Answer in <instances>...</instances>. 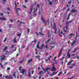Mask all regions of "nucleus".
<instances>
[{
	"label": "nucleus",
	"mask_w": 79,
	"mask_h": 79,
	"mask_svg": "<svg viewBox=\"0 0 79 79\" xmlns=\"http://www.w3.org/2000/svg\"><path fill=\"white\" fill-rule=\"evenodd\" d=\"M35 58H40V56H35Z\"/></svg>",
	"instance_id": "nucleus-48"
},
{
	"label": "nucleus",
	"mask_w": 79,
	"mask_h": 79,
	"mask_svg": "<svg viewBox=\"0 0 79 79\" xmlns=\"http://www.w3.org/2000/svg\"><path fill=\"white\" fill-rule=\"evenodd\" d=\"M35 34H36V35H39V34H38V33H37V32H36V33H35Z\"/></svg>",
	"instance_id": "nucleus-52"
},
{
	"label": "nucleus",
	"mask_w": 79,
	"mask_h": 79,
	"mask_svg": "<svg viewBox=\"0 0 79 79\" xmlns=\"http://www.w3.org/2000/svg\"><path fill=\"white\" fill-rule=\"evenodd\" d=\"M53 29H57V28H56V23H54V27H53Z\"/></svg>",
	"instance_id": "nucleus-15"
},
{
	"label": "nucleus",
	"mask_w": 79,
	"mask_h": 79,
	"mask_svg": "<svg viewBox=\"0 0 79 79\" xmlns=\"http://www.w3.org/2000/svg\"><path fill=\"white\" fill-rule=\"evenodd\" d=\"M64 57L61 58L60 59V60H63V59H64Z\"/></svg>",
	"instance_id": "nucleus-43"
},
{
	"label": "nucleus",
	"mask_w": 79,
	"mask_h": 79,
	"mask_svg": "<svg viewBox=\"0 0 79 79\" xmlns=\"http://www.w3.org/2000/svg\"><path fill=\"white\" fill-rule=\"evenodd\" d=\"M61 52H62V49H61L60 51L59 54L57 55V57H58V58L61 56Z\"/></svg>",
	"instance_id": "nucleus-8"
},
{
	"label": "nucleus",
	"mask_w": 79,
	"mask_h": 79,
	"mask_svg": "<svg viewBox=\"0 0 79 79\" xmlns=\"http://www.w3.org/2000/svg\"><path fill=\"white\" fill-rule=\"evenodd\" d=\"M31 73H29L28 76L29 77H31Z\"/></svg>",
	"instance_id": "nucleus-32"
},
{
	"label": "nucleus",
	"mask_w": 79,
	"mask_h": 79,
	"mask_svg": "<svg viewBox=\"0 0 79 79\" xmlns=\"http://www.w3.org/2000/svg\"><path fill=\"white\" fill-rule=\"evenodd\" d=\"M24 59H23L22 60L20 61L19 63H23V62H24Z\"/></svg>",
	"instance_id": "nucleus-25"
},
{
	"label": "nucleus",
	"mask_w": 79,
	"mask_h": 79,
	"mask_svg": "<svg viewBox=\"0 0 79 79\" xmlns=\"http://www.w3.org/2000/svg\"><path fill=\"white\" fill-rule=\"evenodd\" d=\"M69 36L71 37V38H73V36H74V34H69Z\"/></svg>",
	"instance_id": "nucleus-18"
},
{
	"label": "nucleus",
	"mask_w": 79,
	"mask_h": 79,
	"mask_svg": "<svg viewBox=\"0 0 79 79\" xmlns=\"http://www.w3.org/2000/svg\"><path fill=\"white\" fill-rule=\"evenodd\" d=\"M6 49H7V47H5L4 48V51H6Z\"/></svg>",
	"instance_id": "nucleus-33"
},
{
	"label": "nucleus",
	"mask_w": 79,
	"mask_h": 79,
	"mask_svg": "<svg viewBox=\"0 0 79 79\" xmlns=\"http://www.w3.org/2000/svg\"><path fill=\"white\" fill-rule=\"evenodd\" d=\"M48 60H50V58H48V60L47 59H45V60L46 61H47V62L48 61Z\"/></svg>",
	"instance_id": "nucleus-38"
},
{
	"label": "nucleus",
	"mask_w": 79,
	"mask_h": 79,
	"mask_svg": "<svg viewBox=\"0 0 79 79\" xmlns=\"http://www.w3.org/2000/svg\"><path fill=\"white\" fill-rule=\"evenodd\" d=\"M5 55H3L1 56L0 57V60L1 61L2 60H5Z\"/></svg>",
	"instance_id": "nucleus-4"
},
{
	"label": "nucleus",
	"mask_w": 79,
	"mask_h": 79,
	"mask_svg": "<svg viewBox=\"0 0 79 79\" xmlns=\"http://www.w3.org/2000/svg\"><path fill=\"white\" fill-rule=\"evenodd\" d=\"M21 69H22V67H19V71H21Z\"/></svg>",
	"instance_id": "nucleus-37"
},
{
	"label": "nucleus",
	"mask_w": 79,
	"mask_h": 79,
	"mask_svg": "<svg viewBox=\"0 0 79 79\" xmlns=\"http://www.w3.org/2000/svg\"><path fill=\"white\" fill-rule=\"evenodd\" d=\"M19 23H20V25H21V23H22V22H19V21L18 20V21H17V23H19Z\"/></svg>",
	"instance_id": "nucleus-46"
},
{
	"label": "nucleus",
	"mask_w": 79,
	"mask_h": 79,
	"mask_svg": "<svg viewBox=\"0 0 79 79\" xmlns=\"http://www.w3.org/2000/svg\"><path fill=\"white\" fill-rule=\"evenodd\" d=\"M77 39L73 41V44H72V47H74V44H75L76 43V42H77Z\"/></svg>",
	"instance_id": "nucleus-11"
},
{
	"label": "nucleus",
	"mask_w": 79,
	"mask_h": 79,
	"mask_svg": "<svg viewBox=\"0 0 79 79\" xmlns=\"http://www.w3.org/2000/svg\"><path fill=\"white\" fill-rule=\"evenodd\" d=\"M39 14L40 15H43V14H44V11L43 10H41V11H40L39 12Z\"/></svg>",
	"instance_id": "nucleus-14"
},
{
	"label": "nucleus",
	"mask_w": 79,
	"mask_h": 79,
	"mask_svg": "<svg viewBox=\"0 0 79 79\" xmlns=\"http://www.w3.org/2000/svg\"><path fill=\"white\" fill-rule=\"evenodd\" d=\"M44 45H43V44H41L40 46V50H41V49H43V47L44 48Z\"/></svg>",
	"instance_id": "nucleus-17"
},
{
	"label": "nucleus",
	"mask_w": 79,
	"mask_h": 79,
	"mask_svg": "<svg viewBox=\"0 0 79 79\" xmlns=\"http://www.w3.org/2000/svg\"><path fill=\"white\" fill-rule=\"evenodd\" d=\"M71 64V63L70 62H69V63H68V65H70Z\"/></svg>",
	"instance_id": "nucleus-57"
},
{
	"label": "nucleus",
	"mask_w": 79,
	"mask_h": 79,
	"mask_svg": "<svg viewBox=\"0 0 79 79\" xmlns=\"http://www.w3.org/2000/svg\"><path fill=\"white\" fill-rule=\"evenodd\" d=\"M31 11L29 12V14H31L32 13V8H31L30 9Z\"/></svg>",
	"instance_id": "nucleus-24"
},
{
	"label": "nucleus",
	"mask_w": 79,
	"mask_h": 79,
	"mask_svg": "<svg viewBox=\"0 0 79 79\" xmlns=\"http://www.w3.org/2000/svg\"><path fill=\"white\" fill-rule=\"evenodd\" d=\"M69 25V23L68 21H67L66 23V30H68V26Z\"/></svg>",
	"instance_id": "nucleus-7"
},
{
	"label": "nucleus",
	"mask_w": 79,
	"mask_h": 79,
	"mask_svg": "<svg viewBox=\"0 0 79 79\" xmlns=\"http://www.w3.org/2000/svg\"><path fill=\"white\" fill-rule=\"evenodd\" d=\"M76 63H74V64H73V67H74L75 66H76Z\"/></svg>",
	"instance_id": "nucleus-44"
},
{
	"label": "nucleus",
	"mask_w": 79,
	"mask_h": 79,
	"mask_svg": "<svg viewBox=\"0 0 79 79\" xmlns=\"http://www.w3.org/2000/svg\"><path fill=\"white\" fill-rule=\"evenodd\" d=\"M10 21H11V23H13V20H12V19H10Z\"/></svg>",
	"instance_id": "nucleus-63"
},
{
	"label": "nucleus",
	"mask_w": 79,
	"mask_h": 79,
	"mask_svg": "<svg viewBox=\"0 0 79 79\" xmlns=\"http://www.w3.org/2000/svg\"><path fill=\"white\" fill-rule=\"evenodd\" d=\"M49 42V39L47 41H45L46 44H47V42Z\"/></svg>",
	"instance_id": "nucleus-49"
},
{
	"label": "nucleus",
	"mask_w": 79,
	"mask_h": 79,
	"mask_svg": "<svg viewBox=\"0 0 79 79\" xmlns=\"http://www.w3.org/2000/svg\"><path fill=\"white\" fill-rule=\"evenodd\" d=\"M12 46L10 47L11 48H13V47L15 46V45H11Z\"/></svg>",
	"instance_id": "nucleus-39"
},
{
	"label": "nucleus",
	"mask_w": 79,
	"mask_h": 79,
	"mask_svg": "<svg viewBox=\"0 0 79 79\" xmlns=\"http://www.w3.org/2000/svg\"><path fill=\"white\" fill-rule=\"evenodd\" d=\"M58 34H59V36H60V37H62V35H61L59 33Z\"/></svg>",
	"instance_id": "nucleus-60"
},
{
	"label": "nucleus",
	"mask_w": 79,
	"mask_h": 79,
	"mask_svg": "<svg viewBox=\"0 0 79 79\" xmlns=\"http://www.w3.org/2000/svg\"><path fill=\"white\" fill-rule=\"evenodd\" d=\"M31 61H32V59H30V60H28L27 63L28 64H29L30 62H31Z\"/></svg>",
	"instance_id": "nucleus-19"
},
{
	"label": "nucleus",
	"mask_w": 79,
	"mask_h": 79,
	"mask_svg": "<svg viewBox=\"0 0 79 79\" xmlns=\"http://www.w3.org/2000/svg\"><path fill=\"white\" fill-rule=\"evenodd\" d=\"M52 71H56V69L55 67L54 66V65H53V67L52 68Z\"/></svg>",
	"instance_id": "nucleus-13"
},
{
	"label": "nucleus",
	"mask_w": 79,
	"mask_h": 79,
	"mask_svg": "<svg viewBox=\"0 0 79 79\" xmlns=\"http://www.w3.org/2000/svg\"><path fill=\"white\" fill-rule=\"evenodd\" d=\"M22 71L23 72H21L20 73H22V74H23V75L25 74V73H25V72H26V70L25 69H22Z\"/></svg>",
	"instance_id": "nucleus-10"
},
{
	"label": "nucleus",
	"mask_w": 79,
	"mask_h": 79,
	"mask_svg": "<svg viewBox=\"0 0 79 79\" xmlns=\"http://www.w3.org/2000/svg\"><path fill=\"white\" fill-rule=\"evenodd\" d=\"M58 73V71H57L55 73V72H53L52 74H51L50 75V76H54V75H55L56 73Z\"/></svg>",
	"instance_id": "nucleus-9"
},
{
	"label": "nucleus",
	"mask_w": 79,
	"mask_h": 79,
	"mask_svg": "<svg viewBox=\"0 0 79 79\" xmlns=\"http://www.w3.org/2000/svg\"><path fill=\"white\" fill-rule=\"evenodd\" d=\"M15 74H16V72H14V74H13V76L15 77V78H16V77L15 75Z\"/></svg>",
	"instance_id": "nucleus-31"
},
{
	"label": "nucleus",
	"mask_w": 79,
	"mask_h": 79,
	"mask_svg": "<svg viewBox=\"0 0 79 79\" xmlns=\"http://www.w3.org/2000/svg\"><path fill=\"white\" fill-rule=\"evenodd\" d=\"M73 78H74V76H73L72 77H71L70 78V79H73Z\"/></svg>",
	"instance_id": "nucleus-54"
},
{
	"label": "nucleus",
	"mask_w": 79,
	"mask_h": 79,
	"mask_svg": "<svg viewBox=\"0 0 79 79\" xmlns=\"http://www.w3.org/2000/svg\"><path fill=\"white\" fill-rule=\"evenodd\" d=\"M79 49V47H77L76 48H75V50L76 51V50H77Z\"/></svg>",
	"instance_id": "nucleus-30"
},
{
	"label": "nucleus",
	"mask_w": 79,
	"mask_h": 79,
	"mask_svg": "<svg viewBox=\"0 0 79 79\" xmlns=\"http://www.w3.org/2000/svg\"><path fill=\"white\" fill-rule=\"evenodd\" d=\"M33 10H34V11H33V13H34L35 15L34 16V17H35L36 16H37V14H36V13H37V8L35 9H35L34 8H33Z\"/></svg>",
	"instance_id": "nucleus-2"
},
{
	"label": "nucleus",
	"mask_w": 79,
	"mask_h": 79,
	"mask_svg": "<svg viewBox=\"0 0 79 79\" xmlns=\"http://www.w3.org/2000/svg\"><path fill=\"white\" fill-rule=\"evenodd\" d=\"M61 73H62V71L60 72L57 75V76H60V75Z\"/></svg>",
	"instance_id": "nucleus-28"
},
{
	"label": "nucleus",
	"mask_w": 79,
	"mask_h": 79,
	"mask_svg": "<svg viewBox=\"0 0 79 79\" xmlns=\"http://www.w3.org/2000/svg\"><path fill=\"white\" fill-rule=\"evenodd\" d=\"M41 19L42 20V21L45 24V26L47 24V22H46V21L45 20V19H44V18L43 17H42L41 18Z\"/></svg>",
	"instance_id": "nucleus-3"
},
{
	"label": "nucleus",
	"mask_w": 79,
	"mask_h": 79,
	"mask_svg": "<svg viewBox=\"0 0 79 79\" xmlns=\"http://www.w3.org/2000/svg\"><path fill=\"white\" fill-rule=\"evenodd\" d=\"M15 8L16 10V11H17V12H16V13H17L18 16H19V15L18 14V13H19L18 11H20L21 10H20V8H16V2H15Z\"/></svg>",
	"instance_id": "nucleus-1"
},
{
	"label": "nucleus",
	"mask_w": 79,
	"mask_h": 79,
	"mask_svg": "<svg viewBox=\"0 0 79 79\" xmlns=\"http://www.w3.org/2000/svg\"><path fill=\"white\" fill-rule=\"evenodd\" d=\"M44 73V72H43V71H41V72H40L39 74H41V73Z\"/></svg>",
	"instance_id": "nucleus-45"
},
{
	"label": "nucleus",
	"mask_w": 79,
	"mask_h": 79,
	"mask_svg": "<svg viewBox=\"0 0 79 79\" xmlns=\"http://www.w3.org/2000/svg\"><path fill=\"white\" fill-rule=\"evenodd\" d=\"M21 33H19V35H18V36L19 37H21Z\"/></svg>",
	"instance_id": "nucleus-47"
},
{
	"label": "nucleus",
	"mask_w": 79,
	"mask_h": 79,
	"mask_svg": "<svg viewBox=\"0 0 79 79\" xmlns=\"http://www.w3.org/2000/svg\"><path fill=\"white\" fill-rule=\"evenodd\" d=\"M39 34H40V35H45V34H42V32H40Z\"/></svg>",
	"instance_id": "nucleus-26"
},
{
	"label": "nucleus",
	"mask_w": 79,
	"mask_h": 79,
	"mask_svg": "<svg viewBox=\"0 0 79 79\" xmlns=\"http://www.w3.org/2000/svg\"><path fill=\"white\" fill-rule=\"evenodd\" d=\"M28 33H30V30H29V28H27Z\"/></svg>",
	"instance_id": "nucleus-29"
},
{
	"label": "nucleus",
	"mask_w": 79,
	"mask_h": 79,
	"mask_svg": "<svg viewBox=\"0 0 79 79\" xmlns=\"http://www.w3.org/2000/svg\"><path fill=\"white\" fill-rule=\"evenodd\" d=\"M36 40L35 39V41H32V42H34L35 43V42H36Z\"/></svg>",
	"instance_id": "nucleus-50"
},
{
	"label": "nucleus",
	"mask_w": 79,
	"mask_h": 79,
	"mask_svg": "<svg viewBox=\"0 0 79 79\" xmlns=\"http://www.w3.org/2000/svg\"><path fill=\"white\" fill-rule=\"evenodd\" d=\"M57 29H56L55 30L54 33L55 34H56L57 33Z\"/></svg>",
	"instance_id": "nucleus-27"
},
{
	"label": "nucleus",
	"mask_w": 79,
	"mask_h": 79,
	"mask_svg": "<svg viewBox=\"0 0 79 79\" xmlns=\"http://www.w3.org/2000/svg\"><path fill=\"white\" fill-rule=\"evenodd\" d=\"M45 48H47V44H46Z\"/></svg>",
	"instance_id": "nucleus-59"
},
{
	"label": "nucleus",
	"mask_w": 79,
	"mask_h": 79,
	"mask_svg": "<svg viewBox=\"0 0 79 79\" xmlns=\"http://www.w3.org/2000/svg\"><path fill=\"white\" fill-rule=\"evenodd\" d=\"M9 26L10 28H11V24H9Z\"/></svg>",
	"instance_id": "nucleus-51"
},
{
	"label": "nucleus",
	"mask_w": 79,
	"mask_h": 79,
	"mask_svg": "<svg viewBox=\"0 0 79 79\" xmlns=\"http://www.w3.org/2000/svg\"><path fill=\"white\" fill-rule=\"evenodd\" d=\"M0 20L6 21V19L5 18H0Z\"/></svg>",
	"instance_id": "nucleus-16"
},
{
	"label": "nucleus",
	"mask_w": 79,
	"mask_h": 79,
	"mask_svg": "<svg viewBox=\"0 0 79 79\" xmlns=\"http://www.w3.org/2000/svg\"><path fill=\"white\" fill-rule=\"evenodd\" d=\"M50 5H53V2L50 1Z\"/></svg>",
	"instance_id": "nucleus-40"
},
{
	"label": "nucleus",
	"mask_w": 79,
	"mask_h": 79,
	"mask_svg": "<svg viewBox=\"0 0 79 79\" xmlns=\"http://www.w3.org/2000/svg\"><path fill=\"white\" fill-rule=\"evenodd\" d=\"M36 47L37 48H39V49H40V48L39 47V44H37L36 45Z\"/></svg>",
	"instance_id": "nucleus-23"
},
{
	"label": "nucleus",
	"mask_w": 79,
	"mask_h": 79,
	"mask_svg": "<svg viewBox=\"0 0 79 79\" xmlns=\"http://www.w3.org/2000/svg\"><path fill=\"white\" fill-rule=\"evenodd\" d=\"M6 39H7L6 38H5L4 39V40L3 41V42H5L6 41Z\"/></svg>",
	"instance_id": "nucleus-41"
},
{
	"label": "nucleus",
	"mask_w": 79,
	"mask_h": 79,
	"mask_svg": "<svg viewBox=\"0 0 79 79\" xmlns=\"http://www.w3.org/2000/svg\"><path fill=\"white\" fill-rule=\"evenodd\" d=\"M38 50H36V55H37V54H38Z\"/></svg>",
	"instance_id": "nucleus-56"
},
{
	"label": "nucleus",
	"mask_w": 79,
	"mask_h": 79,
	"mask_svg": "<svg viewBox=\"0 0 79 79\" xmlns=\"http://www.w3.org/2000/svg\"><path fill=\"white\" fill-rule=\"evenodd\" d=\"M47 22H48V24H50V22H49V19H48L47 20Z\"/></svg>",
	"instance_id": "nucleus-35"
},
{
	"label": "nucleus",
	"mask_w": 79,
	"mask_h": 79,
	"mask_svg": "<svg viewBox=\"0 0 79 79\" xmlns=\"http://www.w3.org/2000/svg\"><path fill=\"white\" fill-rule=\"evenodd\" d=\"M48 37H50V31L48 32Z\"/></svg>",
	"instance_id": "nucleus-34"
},
{
	"label": "nucleus",
	"mask_w": 79,
	"mask_h": 79,
	"mask_svg": "<svg viewBox=\"0 0 79 79\" xmlns=\"http://www.w3.org/2000/svg\"><path fill=\"white\" fill-rule=\"evenodd\" d=\"M48 69H50V68H46L45 69H44V68H43V70L44 71V72H45V73L47 72V71H48Z\"/></svg>",
	"instance_id": "nucleus-5"
},
{
	"label": "nucleus",
	"mask_w": 79,
	"mask_h": 79,
	"mask_svg": "<svg viewBox=\"0 0 79 79\" xmlns=\"http://www.w3.org/2000/svg\"><path fill=\"white\" fill-rule=\"evenodd\" d=\"M0 66H1V68H2V69H4V68L3 66V65H2V64H0Z\"/></svg>",
	"instance_id": "nucleus-42"
},
{
	"label": "nucleus",
	"mask_w": 79,
	"mask_h": 79,
	"mask_svg": "<svg viewBox=\"0 0 79 79\" xmlns=\"http://www.w3.org/2000/svg\"><path fill=\"white\" fill-rule=\"evenodd\" d=\"M77 11V10L74 9H73L72 10H71L70 12L71 13H75L76 12H76Z\"/></svg>",
	"instance_id": "nucleus-12"
},
{
	"label": "nucleus",
	"mask_w": 79,
	"mask_h": 79,
	"mask_svg": "<svg viewBox=\"0 0 79 79\" xmlns=\"http://www.w3.org/2000/svg\"><path fill=\"white\" fill-rule=\"evenodd\" d=\"M22 6L24 8H25V9H26V7L25 6L23 5Z\"/></svg>",
	"instance_id": "nucleus-55"
},
{
	"label": "nucleus",
	"mask_w": 79,
	"mask_h": 79,
	"mask_svg": "<svg viewBox=\"0 0 79 79\" xmlns=\"http://www.w3.org/2000/svg\"><path fill=\"white\" fill-rule=\"evenodd\" d=\"M77 60H79V56H77Z\"/></svg>",
	"instance_id": "nucleus-61"
},
{
	"label": "nucleus",
	"mask_w": 79,
	"mask_h": 79,
	"mask_svg": "<svg viewBox=\"0 0 79 79\" xmlns=\"http://www.w3.org/2000/svg\"><path fill=\"white\" fill-rule=\"evenodd\" d=\"M13 79V77L11 76V75H10L8 76V79Z\"/></svg>",
	"instance_id": "nucleus-20"
},
{
	"label": "nucleus",
	"mask_w": 79,
	"mask_h": 79,
	"mask_svg": "<svg viewBox=\"0 0 79 79\" xmlns=\"http://www.w3.org/2000/svg\"><path fill=\"white\" fill-rule=\"evenodd\" d=\"M25 3H27V2H28V0H25Z\"/></svg>",
	"instance_id": "nucleus-58"
},
{
	"label": "nucleus",
	"mask_w": 79,
	"mask_h": 79,
	"mask_svg": "<svg viewBox=\"0 0 79 79\" xmlns=\"http://www.w3.org/2000/svg\"><path fill=\"white\" fill-rule=\"evenodd\" d=\"M69 51H70V49L69 50V51L67 53V56L69 58L71 57V54L69 53Z\"/></svg>",
	"instance_id": "nucleus-6"
},
{
	"label": "nucleus",
	"mask_w": 79,
	"mask_h": 79,
	"mask_svg": "<svg viewBox=\"0 0 79 79\" xmlns=\"http://www.w3.org/2000/svg\"><path fill=\"white\" fill-rule=\"evenodd\" d=\"M10 69H10V68L9 67H7V70L8 71H10Z\"/></svg>",
	"instance_id": "nucleus-36"
},
{
	"label": "nucleus",
	"mask_w": 79,
	"mask_h": 79,
	"mask_svg": "<svg viewBox=\"0 0 79 79\" xmlns=\"http://www.w3.org/2000/svg\"><path fill=\"white\" fill-rule=\"evenodd\" d=\"M13 42L14 43H16V38H15L13 40Z\"/></svg>",
	"instance_id": "nucleus-21"
},
{
	"label": "nucleus",
	"mask_w": 79,
	"mask_h": 79,
	"mask_svg": "<svg viewBox=\"0 0 79 79\" xmlns=\"http://www.w3.org/2000/svg\"><path fill=\"white\" fill-rule=\"evenodd\" d=\"M31 69H32L31 68H30L28 69V73H31Z\"/></svg>",
	"instance_id": "nucleus-22"
},
{
	"label": "nucleus",
	"mask_w": 79,
	"mask_h": 79,
	"mask_svg": "<svg viewBox=\"0 0 79 79\" xmlns=\"http://www.w3.org/2000/svg\"><path fill=\"white\" fill-rule=\"evenodd\" d=\"M53 55H51V56H50V58H52V57H53Z\"/></svg>",
	"instance_id": "nucleus-62"
},
{
	"label": "nucleus",
	"mask_w": 79,
	"mask_h": 79,
	"mask_svg": "<svg viewBox=\"0 0 79 79\" xmlns=\"http://www.w3.org/2000/svg\"><path fill=\"white\" fill-rule=\"evenodd\" d=\"M26 50H29V48H26Z\"/></svg>",
	"instance_id": "nucleus-64"
},
{
	"label": "nucleus",
	"mask_w": 79,
	"mask_h": 79,
	"mask_svg": "<svg viewBox=\"0 0 79 79\" xmlns=\"http://www.w3.org/2000/svg\"><path fill=\"white\" fill-rule=\"evenodd\" d=\"M8 64V62H6L4 64V65H5L6 64Z\"/></svg>",
	"instance_id": "nucleus-53"
}]
</instances>
